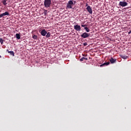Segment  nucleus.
<instances>
[{
	"label": "nucleus",
	"mask_w": 131,
	"mask_h": 131,
	"mask_svg": "<svg viewBox=\"0 0 131 131\" xmlns=\"http://www.w3.org/2000/svg\"><path fill=\"white\" fill-rule=\"evenodd\" d=\"M52 5V1L51 0H45L44 1V7L45 8H50Z\"/></svg>",
	"instance_id": "obj_1"
},
{
	"label": "nucleus",
	"mask_w": 131,
	"mask_h": 131,
	"mask_svg": "<svg viewBox=\"0 0 131 131\" xmlns=\"http://www.w3.org/2000/svg\"><path fill=\"white\" fill-rule=\"evenodd\" d=\"M74 5L73 1H69L67 4L66 9H72V6Z\"/></svg>",
	"instance_id": "obj_2"
},
{
	"label": "nucleus",
	"mask_w": 131,
	"mask_h": 131,
	"mask_svg": "<svg viewBox=\"0 0 131 131\" xmlns=\"http://www.w3.org/2000/svg\"><path fill=\"white\" fill-rule=\"evenodd\" d=\"M74 29L76 31H80V30H81V27H80V26L78 25H74Z\"/></svg>",
	"instance_id": "obj_3"
},
{
	"label": "nucleus",
	"mask_w": 131,
	"mask_h": 131,
	"mask_svg": "<svg viewBox=\"0 0 131 131\" xmlns=\"http://www.w3.org/2000/svg\"><path fill=\"white\" fill-rule=\"evenodd\" d=\"M90 36V34L84 32L81 35V37H82V38H86L87 37H89Z\"/></svg>",
	"instance_id": "obj_4"
},
{
	"label": "nucleus",
	"mask_w": 131,
	"mask_h": 131,
	"mask_svg": "<svg viewBox=\"0 0 131 131\" xmlns=\"http://www.w3.org/2000/svg\"><path fill=\"white\" fill-rule=\"evenodd\" d=\"M119 6H121V7H126L127 6V3L126 2H120Z\"/></svg>",
	"instance_id": "obj_5"
},
{
	"label": "nucleus",
	"mask_w": 131,
	"mask_h": 131,
	"mask_svg": "<svg viewBox=\"0 0 131 131\" xmlns=\"http://www.w3.org/2000/svg\"><path fill=\"white\" fill-rule=\"evenodd\" d=\"M86 10H87L88 12L89 13V14H93V9H92V7L91 6H89L86 7Z\"/></svg>",
	"instance_id": "obj_6"
},
{
	"label": "nucleus",
	"mask_w": 131,
	"mask_h": 131,
	"mask_svg": "<svg viewBox=\"0 0 131 131\" xmlns=\"http://www.w3.org/2000/svg\"><path fill=\"white\" fill-rule=\"evenodd\" d=\"M9 15H10V13H9L8 12H5V13L0 14V18L4 17V16H9Z\"/></svg>",
	"instance_id": "obj_7"
},
{
	"label": "nucleus",
	"mask_w": 131,
	"mask_h": 131,
	"mask_svg": "<svg viewBox=\"0 0 131 131\" xmlns=\"http://www.w3.org/2000/svg\"><path fill=\"white\" fill-rule=\"evenodd\" d=\"M41 35L42 36H46V35H47V31H46L45 29L42 30L41 31Z\"/></svg>",
	"instance_id": "obj_8"
},
{
	"label": "nucleus",
	"mask_w": 131,
	"mask_h": 131,
	"mask_svg": "<svg viewBox=\"0 0 131 131\" xmlns=\"http://www.w3.org/2000/svg\"><path fill=\"white\" fill-rule=\"evenodd\" d=\"M116 61L117 60L113 59V57H111V59H110V61L111 62V64L116 63Z\"/></svg>",
	"instance_id": "obj_9"
},
{
	"label": "nucleus",
	"mask_w": 131,
	"mask_h": 131,
	"mask_svg": "<svg viewBox=\"0 0 131 131\" xmlns=\"http://www.w3.org/2000/svg\"><path fill=\"white\" fill-rule=\"evenodd\" d=\"M7 51L9 54H10L11 56H13V57H15V53H14V51H9V50H7Z\"/></svg>",
	"instance_id": "obj_10"
},
{
	"label": "nucleus",
	"mask_w": 131,
	"mask_h": 131,
	"mask_svg": "<svg viewBox=\"0 0 131 131\" xmlns=\"http://www.w3.org/2000/svg\"><path fill=\"white\" fill-rule=\"evenodd\" d=\"M7 2H8V0L2 1V3H3V5H4V6H7V5H8V3H7Z\"/></svg>",
	"instance_id": "obj_11"
},
{
	"label": "nucleus",
	"mask_w": 131,
	"mask_h": 131,
	"mask_svg": "<svg viewBox=\"0 0 131 131\" xmlns=\"http://www.w3.org/2000/svg\"><path fill=\"white\" fill-rule=\"evenodd\" d=\"M109 64H110V62H104L103 64L100 65L101 67H102V66H107V65H109Z\"/></svg>",
	"instance_id": "obj_12"
},
{
	"label": "nucleus",
	"mask_w": 131,
	"mask_h": 131,
	"mask_svg": "<svg viewBox=\"0 0 131 131\" xmlns=\"http://www.w3.org/2000/svg\"><path fill=\"white\" fill-rule=\"evenodd\" d=\"M84 60H85L86 61H88V58L82 57V58L80 59V61H81V62H82V61H83Z\"/></svg>",
	"instance_id": "obj_13"
},
{
	"label": "nucleus",
	"mask_w": 131,
	"mask_h": 131,
	"mask_svg": "<svg viewBox=\"0 0 131 131\" xmlns=\"http://www.w3.org/2000/svg\"><path fill=\"white\" fill-rule=\"evenodd\" d=\"M15 37L17 39H20V34H18V33L16 34Z\"/></svg>",
	"instance_id": "obj_14"
},
{
	"label": "nucleus",
	"mask_w": 131,
	"mask_h": 131,
	"mask_svg": "<svg viewBox=\"0 0 131 131\" xmlns=\"http://www.w3.org/2000/svg\"><path fill=\"white\" fill-rule=\"evenodd\" d=\"M121 57L124 60L127 59V56L126 55H121Z\"/></svg>",
	"instance_id": "obj_15"
},
{
	"label": "nucleus",
	"mask_w": 131,
	"mask_h": 131,
	"mask_svg": "<svg viewBox=\"0 0 131 131\" xmlns=\"http://www.w3.org/2000/svg\"><path fill=\"white\" fill-rule=\"evenodd\" d=\"M84 29H85L86 32H90V29L88 27H84Z\"/></svg>",
	"instance_id": "obj_16"
},
{
	"label": "nucleus",
	"mask_w": 131,
	"mask_h": 131,
	"mask_svg": "<svg viewBox=\"0 0 131 131\" xmlns=\"http://www.w3.org/2000/svg\"><path fill=\"white\" fill-rule=\"evenodd\" d=\"M43 14H44L45 16H47L48 15V10H44Z\"/></svg>",
	"instance_id": "obj_17"
},
{
	"label": "nucleus",
	"mask_w": 131,
	"mask_h": 131,
	"mask_svg": "<svg viewBox=\"0 0 131 131\" xmlns=\"http://www.w3.org/2000/svg\"><path fill=\"white\" fill-rule=\"evenodd\" d=\"M51 37V33L48 32L46 35V37Z\"/></svg>",
	"instance_id": "obj_18"
},
{
	"label": "nucleus",
	"mask_w": 131,
	"mask_h": 131,
	"mask_svg": "<svg viewBox=\"0 0 131 131\" xmlns=\"http://www.w3.org/2000/svg\"><path fill=\"white\" fill-rule=\"evenodd\" d=\"M32 38H33V39H37V36L35 35H34L33 36H32Z\"/></svg>",
	"instance_id": "obj_19"
},
{
	"label": "nucleus",
	"mask_w": 131,
	"mask_h": 131,
	"mask_svg": "<svg viewBox=\"0 0 131 131\" xmlns=\"http://www.w3.org/2000/svg\"><path fill=\"white\" fill-rule=\"evenodd\" d=\"M0 42L2 45L4 43V40H3V38H0Z\"/></svg>",
	"instance_id": "obj_20"
},
{
	"label": "nucleus",
	"mask_w": 131,
	"mask_h": 131,
	"mask_svg": "<svg viewBox=\"0 0 131 131\" xmlns=\"http://www.w3.org/2000/svg\"><path fill=\"white\" fill-rule=\"evenodd\" d=\"M81 27H85V26H86V25H81Z\"/></svg>",
	"instance_id": "obj_21"
},
{
	"label": "nucleus",
	"mask_w": 131,
	"mask_h": 131,
	"mask_svg": "<svg viewBox=\"0 0 131 131\" xmlns=\"http://www.w3.org/2000/svg\"><path fill=\"white\" fill-rule=\"evenodd\" d=\"M83 46H84V47H85V46H88V43H83Z\"/></svg>",
	"instance_id": "obj_22"
},
{
	"label": "nucleus",
	"mask_w": 131,
	"mask_h": 131,
	"mask_svg": "<svg viewBox=\"0 0 131 131\" xmlns=\"http://www.w3.org/2000/svg\"><path fill=\"white\" fill-rule=\"evenodd\" d=\"M86 7H89V4H88V3L86 4Z\"/></svg>",
	"instance_id": "obj_23"
},
{
	"label": "nucleus",
	"mask_w": 131,
	"mask_h": 131,
	"mask_svg": "<svg viewBox=\"0 0 131 131\" xmlns=\"http://www.w3.org/2000/svg\"><path fill=\"white\" fill-rule=\"evenodd\" d=\"M0 58H2V56H1V55H0Z\"/></svg>",
	"instance_id": "obj_24"
}]
</instances>
